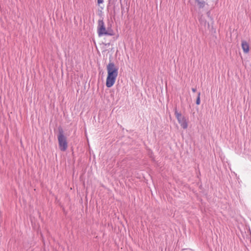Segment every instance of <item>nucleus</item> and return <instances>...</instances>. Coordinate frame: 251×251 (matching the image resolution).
<instances>
[{
  "label": "nucleus",
  "instance_id": "nucleus-1",
  "mask_svg": "<svg viewBox=\"0 0 251 251\" xmlns=\"http://www.w3.org/2000/svg\"><path fill=\"white\" fill-rule=\"evenodd\" d=\"M107 76L106 86L108 88L111 87L115 82L118 74V68L113 62H109L107 66Z\"/></svg>",
  "mask_w": 251,
  "mask_h": 251
},
{
  "label": "nucleus",
  "instance_id": "nucleus-2",
  "mask_svg": "<svg viewBox=\"0 0 251 251\" xmlns=\"http://www.w3.org/2000/svg\"><path fill=\"white\" fill-rule=\"evenodd\" d=\"M59 148L60 151H65L68 148L67 138L64 135V131L62 128H58V134L57 135Z\"/></svg>",
  "mask_w": 251,
  "mask_h": 251
},
{
  "label": "nucleus",
  "instance_id": "nucleus-3",
  "mask_svg": "<svg viewBox=\"0 0 251 251\" xmlns=\"http://www.w3.org/2000/svg\"><path fill=\"white\" fill-rule=\"evenodd\" d=\"M97 32L99 36H101L103 35H113L114 33L112 30H107L105 26V25L103 20H99L98 21V25L97 27Z\"/></svg>",
  "mask_w": 251,
  "mask_h": 251
},
{
  "label": "nucleus",
  "instance_id": "nucleus-4",
  "mask_svg": "<svg viewBox=\"0 0 251 251\" xmlns=\"http://www.w3.org/2000/svg\"><path fill=\"white\" fill-rule=\"evenodd\" d=\"M174 111L175 115L178 123L183 129H186L188 127V123L185 118L182 116L180 113L177 111L176 106L175 107Z\"/></svg>",
  "mask_w": 251,
  "mask_h": 251
},
{
  "label": "nucleus",
  "instance_id": "nucleus-5",
  "mask_svg": "<svg viewBox=\"0 0 251 251\" xmlns=\"http://www.w3.org/2000/svg\"><path fill=\"white\" fill-rule=\"evenodd\" d=\"M242 48L245 53H248L249 51V45L246 41H242Z\"/></svg>",
  "mask_w": 251,
  "mask_h": 251
},
{
  "label": "nucleus",
  "instance_id": "nucleus-6",
  "mask_svg": "<svg viewBox=\"0 0 251 251\" xmlns=\"http://www.w3.org/2000/svg\"><path fill=\"white\" fill-rule=\"evenodd\" d=\"M196 2L197 3V5L199 8H202L205 5V2L204 1H200V0H196Z\"/></svg>",
  "mask_w": 251,
  "mask_h": 251
},
{
  "label": "nucleus",
  "instance_id": "nucleus-7",
  "mask_svg": "<svg viewBox=\"0 0 251 251\" xmlns=\"http://www.w3.org/2000/svg\"><path fill=\"white\" fill-rule=\"evenodd\" d=\"M200 95H201V93L199 92L198 94V96H197L196 102V103L197 105H199L201 102Z\"/></svg>",
  "mask_w": 251,
  "mask_h": 251
},
{
  "label": "nucleus",
  "instance_id": "nucleus-8",
  "mask_svg": "<svg viewBox=\"0 0 251 251\" xmlns=\"http://www.w3.org/2000/svg\"><path fill=\"white\" fill-rule=\"evenodd\" d=\"M103 1V0H98V4L102 3Z\"/></svg>",
  "mask_w": 251,
  "mask_h": 251
},
{
  "label": "nucleus",
  "instance_id": "nucleus-9",
  "mask_svg": "<svg viewBox=\"0 0 251 251\" xmlns=\"http://www.w3.org/2000/svg\"><path fill=\"white\" fill-rule=\"evenodd\" d=\"M192 91L193 92H196L197 91V89L196 88H192Z\"/></svg>",
  "mask_w": 251,
  "mask_h": 251
},
{
  "label": "nucleus",
  "instance_id": "nucleus-10",
  "mask_svg": "<svg viewBox=\"0 0 251 251\" xmlns=\"http://www.w3.org/2000/svg\"><path fill=\"white\" fill-rule=\"evenodd\" d=\"M205 24H207V25H208V28H209V26H210V25H209V24L208 23H206V22H205Z\"/></svg>",
  "mask_w": 251,
  "mask_h": 251
}]
</instances>
